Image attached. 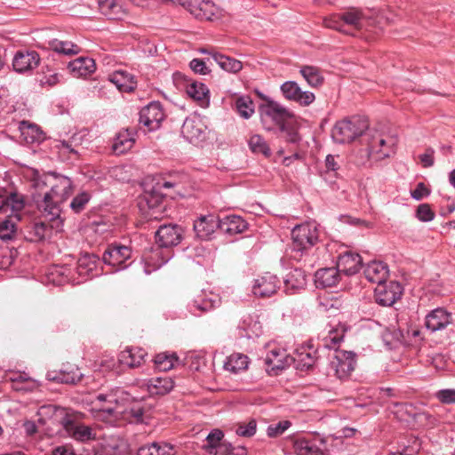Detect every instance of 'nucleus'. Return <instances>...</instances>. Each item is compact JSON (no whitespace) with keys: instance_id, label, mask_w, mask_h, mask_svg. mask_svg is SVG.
Listing matches in <instances>:
<instances>
[{"instance_id":"1","label":"nucleus","mask_w":455,"mask_h":455,"mask_svg":"<svg viewBox=\"0 0 455 455\" xmlns=\"http://www.w3.org/2000/svg\"><path fill=\"white\" fill-rule=\"evenodd\" d=\"M37 188L50 186L51 189L44 196L43 200L37 204L38 210L45 219L55 221L60 219V204L65 202L72 193L73 183L66 176L56 175L53 172L44 175L36 181Z\"/></svg>"},{"instance_id":"2","label":"nucleus","mask_w":455,"mask_h":455,"mask_svg":"<svg viewBox=\"0 0 455 455\" xmlns=\"http://www.w3.org/2000/svg\"><path fill=\"white\" fill-rule=\"evenodd\" d=\"M291 257L300 261L307 251L319 242V230L315 222L307 221L296 225L291 229Z\"/></svg>"},{"instance_id":"3","label":"nucleus","mask_w":455,"mask_h":455,"mask_svg":"<svg viewBox=\"0 0 455 455\" xmlns=\"http://www.w3.org/2000/svg\"><path fill=\"white\" fill-rule=\"evenodd\" d=\"M367 120L359 116H352L336 122L331 130V138L335 143L346 144L363 136L368 130Z\"/></svg>"},{"instance_id":"4","label":"nucleus","mask_w":455,"mask_h":455,"mask_svg":"<svg viewBox=\"0 0 455 455\" xmlns=\"http://www.w3.org/2000/svg\"><path fill=\"white\" fill-rule=\"evenodd\" d=\"M60 422L69 437L81 443H87L96 439L93 428L82 422L80 416L75 412H68L64 409L59 411Z\"/></svg>"},{"instance_id":"5","label":"nucleus","mask_w":455,"mask_h":455,"mask_svg":"<svg viewBox=\"0 0 455 455\" xmlns=\"http://www.w3.org/2000/svg\"><path fill=\"white\" fill-rule=\"evenodd\" d=\"M131 399V395L122 388L112 390L108 394H99L96 400L102 404L98 408V411L108 417L117 419L123 412V407Z\"/></svg>"},{"instance_id":"6","label":"nucleus","mask_w":455,"mask_h":455,"mask_svg":"<svg viewBox=\"0 0 455 455\" xmlns=\"http://www.w3.org/2000/svg\"><path fill=\"white\" fill-rule=\"evenodd\" d=\"M164 196L162 191L156 187L144 191L139 198L138 205L146 218L160 220L164 217L165 212Z\"/></svg>"},{"instance_id":"7","label":"nucleus","mask_w":455,"mask_h":455,"mask_svg":"<svg viewBox=\"0 0 455 455\" xmlns=\"http://www.w3.org/2000/svg\"><path fill=\"white\" fill-rule=\"evenodd\" d=\"M355 354L351 351H336L330 362L329 371L339 379H346L355 370Z\"/></svg>"},{"instance_id":"8","label":"nucleus","mask_w":455,"mask_h":455,"mask_svg":"<svg viewBox=\"0 0 455 455\" xmlns=\"http://www.w3.org/2000/svg\"><path fill=\"white\" fill-rule=\"evenodd\" d=\"M206 130L200 116H190L185 119L181 127V134L190 143H199L206 139Z\"/></svg>"},{"instance_id":"9","label":"nucleus","mask_w":455,"mask_h":455,"mask_svg":"<svg viewBox=\"0 0 455 455\" xmlns=\"http://www.w3.org/2000/svg\"><path fill=\"white\" fill-rule=\"evenodd\" d=\"M403 288L397 281H390L379 284L375 289V300L383 307H390L400 299Z\"/></svg>"},{"instance_id":"10","label":"nucleus","mask_w":455,"mask_h":455,"mask_svg":"<svg viewBox=\"0 0 455 455\" xmlns=\"http://www.w3.org/2000/svg\"><path fill=\"white\" fill-rule=\"evenodd\" d=\"M132 249L121 244H110L102 255L105 264L116 267V270L127 267L126 261L131 258Z\"/></svg>"},{"instance_id":"11","label":"nucleus","mask_w":455,"mask_h":455,"mask_svg":"<svg viewBox=\"0 0 455 455\" xmlns=\"http://www.w3.org/2000/svg\"><path fill=\"white\" fill-rule=\"evenodd\" d=\"M183 229L177 224L161 225L156 232V242L161 248H170L180 243Z\"/></svg>"},{"instance_id":"12","label":"nucleus","mask_w":455,"mask_h":455,"mask_svg":"<svg viewBox=\"0 0 455 455\" xmlns=\"http://www.w3.org/2000/svg\"><path fill=\"white\" fill-rule=\"evenodd\" d=\"M220 218L214 214L201 215L194 221L196 238L201 241L213 239L216 230L220 229Z\"/></svg>"},{"instance_id":"13","label":"nucleus","mask_w":455,"mask_h":455,"mask_svg":"<svg viewBox=\"0 0 455 455\" xmlns=\"http://www.w3.org/2000/svg\"><path fill=\"white\" fill-rule=\"evenodd\" d=\"M267 102L259 107L261 120L264 123L266 118L272 120L278 127L286 124L287 120L292 117V113L280 103L266 99Z\"/></svg>"},{"instance_id":"14","label":"nucleus","mask_w":455,"mask_h":455,"mask_svg":"<svg viewBox=\"0 0 455 455\" xmlns=\"http://www.w3.org/2000/svg\"><path fill=\"white\" fill-rule=\"evenodd\" d=\"M164 118V112L159 101H152L140 111V124L148 127V131L156 130Z\"/></svg>"},{"instance_id":"15","label":"nucleus","mask_w":455,"mask_h":455,"mask_svg":"<svg viewBox=\"0 0 455 455\" xmlns=\"http://www.w3.org/2000/svg\"><path fill=\"white\" fill-rule=\"evenodd\" d=\"M283 97L291 101H295L300 106H309L314 102L315 96L309 91H302L295 81H286L281 87Z\"/></svg>"},{"instance_id":"16","label":"nucleus","mask_w":455,"mask_h":455,"mask_svg":"<svg viewBox=\"0 0 455 455\" xmlns=\"http://www.w3.org/2000/svg\"><path fill=\"white\" fill-rule=\"evenodd\" d=\"M220 304V299L217 295L202 291L188 303V307L194 315H200L219 307Z\"/></svg>"},{"instance_id":"17","label":"nucleus","mask_w":455,"mask_h":455,"mask_svg":"<svg viewBox=\"0 0 455 455\" xmlns=\"http://www.w3.org/2000/svg\"><path fill=\"white\" fill-rule=\"evenodd\" d=\"M280 288L279 278L273 274L265 273L255 279L252 292L258 297H270Z\"/></svg>"},{"instance_id":"18","label":"nucleus","mask_w":455,"mask_h":455,"mask_svg":"<svg viewBox=\"0 0 455 455\" xmlns=\"http://www.w3.org/2000/svg\"><path fill=\"white\" fill-rule=\"evenodd\" d=\"M40 56L36 51H18L12 60L13 69L18 73H25L37 68Z\"/></svg>"},{"instance_id":"19","label":"nucleus","mask_w":455,"mask_h":455,"mask_svg":"<svg viewBox=\"0 0 455 455\" xmlns=\"http://www.w3.org/2000/svg\"><path fill=\"white\" fill-rule=\"evenodd\" d=\"M25 206L23 196L13 188L0 186V212H5L9 208L13 212L21 211Z\"/></svg>"},{"instance_id":"20","label":"nucleus","mask_w":455,"mask_h":455,"mask_svg":"<svg viewBox=\"0 0 455 455\" xmlns=\"http://www.w3.org/2000/svg\"><path fill=\"white\" fill-rule=\"evenodd\" d=\"M285 292L294 294L307 286V275L299 267H294L283 277Z\"/></svg>"},{"instance_id":"21","label":"nucleus","mask_w":455,"mask_h":455,"mask_svg":"<svg viewBox=\"0 0 455 455\" xmlns=\"http://www.w3.org/2000/svg\"><path fill=\"white\" fill-rule=\"evenodd\" d=\"M363 266V259L358 253L346 251L338 258L337 267L340 272L347 275H353L359 272Z\"/></svg>"},{"instance_id":"22","label":"nucleus","mask_w":455,"mask_h":455,"mask_svg":"<svg viewBox=\"0 0 455 455\" xmlns=\"http://www.w3.org/2000/svg\"><path fill=\"white\" fill-rule=\"evenodd\" d=\"M148 353L142 347H128L118 355L120 364L129 368H135L141 365Z\"/></svg>"},{"instance_id":"23","label":"nucleus","mask_w":455,"mask_h":455,"mask_svg":"<svg viewBox=\"0 0 455 455\" xmlns=\"http://www.w3.org/2000/svg\"><path fill=\"white\" fill-rule=\"evenodd\" d=\"M84 377L79 368L69 366L67 369H61L60 371H49L46 374L48 380L59 383L76 385Z\"/></svg>"},{"instance_id":"24","label":"nucleus","mask_w":455,"mask_h":455,"mask_svg":"<svg viewBox=\"0 0 455 455\" xmlns=\"http://www.w3.org/2000/svg\"><path fill=\"white\" fill-rule=\"evenodd\" d=\"M220 230L227 235L242 234L248 228V223L238 215H226L220 219Z\"/></svg>"},{"instance_id":"25","label":"nucleus","mask_w":455,"mask_h":455,"mask_svg":"<svg viewBox=\"0 0 455 455\" xmlns=\"http://www.w3.org/2000/svg\"><path fill=\"white\" fill-rule=\"evenodd\" d=\"M451 323V315L445 309L438 307L426 317V327L432 332L444 329Z\"/></svg>"},{"instance_id":"26","label":"nucleus","mask_w":455,"mask_h":455,"mask_svg":"<svg viewBox=\"0 0 455 455\" xmlns=\"http://www.w3.org/2000/svg\"><path fill=\"white\" fill-rule=\"evenodd\" d=\"M388 273L387 265L381 261H371L364 268L366 279L378 285L387 282Z\"/></svg>"},{"instance_id":"27","label":"nucleus","mask_w":455,"mask_h":455,"mask_svg":"<svg viewBox=\"0 0 455 455\" xmlns=\"http://www.w3.org/2000/svg\"><path fill=\"white\" fill-rule=\"evenodd\" d=\"M340 270L337 267H325L317 270L315 274L317 287L327 288L336 286L339 282Z\"/></svg>"},{"instance_id":"28","label":"nucleus","mask_w":455,"mask_h":455,"mask_svg":"<svg viewBox=\"0 0 455 455\" xmlns=\"http://www.w3.org/2000/svg\"><path fill=\"white\" fill-rule=\"evenodd\" d=\"M68 68L75 76H86L96 69L95 61L89 57H80L68 63Z\"/></svg>"},{"instance_id":"29","label":"nucleus","mask_w":455,"mask_h":455,"mask_svg":"<svg viewBox=\"0 0 455 455\" xmlns=\"http://www.w3.org/2000/svg\"><path fill=\"white\" fill-rule=\"evenodd\" d=\"M291 356L286 355L284 350L272 349L265 358V364L271 367L272 371L283 370L291 363Z\"/></svg>"},{"instance_id":"30","label":"nucleus","mask_w":455,"mask_h":455,"mask_svg":"<svg viewBox=\"0 0 455 455\" xmlns=\"http://www.w3.org/2000/svg\"><path fill=\"white\" fill-rule=\"evenodd\" d=\"M316 351H311V348L301 347L297 349L295 356L292 357L291 363L295 364V368L300 371H307L313 367L316 360Z\"/></svg>"},{"instance_id":"31","label":"nucleus","mask_w":455,"mask_h":455,"mask_svg":"<svg viewBox=\"0 0 455 455\" xmlns=\"http://www.w3.org/2000/svg\"><path fill=\"white\" fill-rule=\"evenodd\" d=\"M108 80L122 92H132L136 85L134 76L129 72L124 70H116L113 72L109 75Z\"/></svg>"},{"instance_id":"32","label":"nucleus","mask_w":455,"mask_h":455,"mask_svg":"<svg viewBox=\"0 0 455 455\" xmlns=\"http://www.w3.org/2000/svg\"><path fill=\"white\" fill-rule=\"evenodd\" d=\"M189 12L196 19L211 20L216 16L218 8L211 0H199L197 4L192 5Z\"/></svg>"},{"instance_id":"33","label":"nucleus","mask_w":455,"mask_h":455,"mask_svg":"<svg viewBox=\"0 0 455 455\" xmlns=\"http://www.w3.org/2000/svg\"><path fill=\"white\" fill-rule=\"evenodd\" d=\"M135 134L133 128H128L124 132H119L112 147L114 152L116 155H121L128 151L135 141Z\"/></svg>"},{"instance_id":"34","label":"nucleus","mask_w":455,"mask_h":455,"mask_svg":"<svg viewBox=\"0 0 455 455\" xmlns=\"http://www.w3.org/2000/svg\"><path fill=\"white\" fill-rule=\"evenodd\" d=\"M174 387V381L172 378L156 377L149 379L148 384L151 395H164L170 393Z\"/></svg>"},{"instance_id":"35","label":"nucleus","mask_w":455,"mask_h":455,"mask_svg":"<svg viewBox=\"0 0 455 455\" xmlns=\"http://www.w3.org/2000/svg\"><path fill=\"white\" fill-rule=\"evenodd\" d=\"M294 450L298 455H323L316 440L298 438L294 443Z\"/></svg>"},{"instance_id":"36","label":"nucleus","mask_w":455,"mask_h":455,"mask_svg":"<svg viewBox=\"0 0 455 455\" xmlns=\"http://www.w3.org/2000/svg\"><path fill=\"white\" fill-rule=\"evenodd\" d=\"M98 5L100 12L108 19L118 20L122 18L124 11L116 0H98Z\"/></svg>"},{"instance_id":"37","label":"nucleus","mask_w":455,"mask_h":455,"mask_svg":"<svg viewBox=\"0 0 455 455\" xmlns=\"http://www.w3.org/2000/svg\"><path fill=\"white\" fill-rule=\"evenodd\" d=\"M28 230L25 238L29 242H41L51 233L52 227L43 221L34 222Z\"/></svg>"},{"instance_id":"38","label":"nucleus","mask_w":455,"mask_h":455,"mask_svg":"<svg viewBox=\"0 0 455 455\" xmlns=\"http://www.w3.org/2000/svg\"><path fill=\"white\" fill-rule=\"evenodd\" d=\"M96 268V258L94 255L84 254L80 257L76 264V273L83 278L93 276Z\"/></svg>"},{"instance_id":"39","label":"nucleus","mask_w":455,"mask_h":455,"mask_svg":"<svg viewBox=\"0 0 455 455\" xmlns=\"http://www.w3.org/2000/svg\"><path fill=\"white\" fill-rule=\"evenodd\" d=\"M248 363L249 360L247 355L243 354H232L224 363V368L232 373H238L247 369Z\"/></svg>"},{"instance_id":"40","label":"nucleus","mask_w":455,"mask_h":455,"mask_svg":"<svg viewBox=\"0 0 455 455\" xmlns=\"http://www.w3.org/2000/svg\"><path fill=\"white\" fill-rule=\"evenodd\" d=\"M49 47L58 54L72 56L79 53L80 47L70 42L52 39L49 41Z\"/></svg>"},{"instance_id":"41","label":"nucleus","mask_w":455,"mask_h":455,"mask_svg":"<svg viewBox=\"0 0 455 455\" xmlns=\"http://www.w3.org/2000/svg\"><path fill=\"white\" fill-rule=\"evenodd\" d=\"M212 60L227 72L237 73L243 68V64L240 60L221 53H213Z\"/></svg>"},{"instance_id":"42","label":"nucleus","mask_w":455,"mask_h":455,"mask_svg":"<svg viewBox=\"0 0 455 455\" xmlns=\"http://www.w3.org/2000/svg\"><path fill=\"white\" fill-rule=\"evenodd\" d=\"M186 92L196 101L208 102L209 90L204 84L199 82H191L187 84Z\"/></svg>"},{"instance_id":"43","label":"nucleus","mask_w":455,"mask_h":455,"mask_svg":"<svg viewBox=\"0 0 455 455\" xmlns=\"http://www.w3.org/2000/svg\"><path fill=\"white\" fill-rule=\"evenodd\" d=\"M299 73L311 87H318L323 83V76L320 69L315 66H303Z\"/></svg>"},{"instance_id":"44","label":"nucleus","mask_w":455,"mask_h":455,"mask_svg":"<svg viewBox=\"0 0 455 455\" xmlns=\"http://www.w3.org/2000/svg\"><path fill=\"white\" fill-rule=\"evenodd\" d=\"M235 109L239 116L249 119L254 114V103L250 96H239L235 100Z\"/></svg>"},{"instance_id":"45","label":"nucleus","mask_w":455,"mask_h":455,"mask_svg":"<svg viewBox=\"0 0 455 455\" xmlns=\"http://www.w3.org/2000/svg\"><path fill=\"white\" fill-rule=\"evenodd\" d=\"M343 26L349 25L355 29H361L363 28V15L361 11L351 8L342 13H340Z\"/></svg>"},{"instance_id":"46","label":"nucleus","mask_w":455,"mask_h":455,"mask_svg":"<svg viewBox=\"0 0 455 455\" xmlns=\"http://www.w3.org/2000/svg\"><path fill=\"white\" fill-rule=\"evenodd\" d=\"M149 411L150 405L146 402L134 403L127 411L128 419L132 423H143L144 416L149 412Z\"/></svg>"},{"instance_id":"47","label":"nucleus","mask_w":455,"mask_h":455,"mask_svg":"<svg viewBox=\"0 0 455 455\" xmlns=\"http://www.w3.org/2000/svg\"><path fill=\"white\" fill-rule=\"evenodd\" d=\"M177 361L178 356L174 353H160L154 358L155 366L160 371H167L172 370Z\"/></svg>"},{"instance_id":"48","label":"nucleus","mask_w":455,"mask_h":455,"mask_svg":"<svg viewBox=\"0 0 455 455\" xmlns=\"http://www.w3.org/2000/svg\"><path fill=\"white\" fill-rule=\"evenodd\" d=\"M17 235V224L10 218H5L0 221V240L3 242H11Z\"/></svg>"},{"instance_id":"49","label":"nucleus","mask_w":455,"mask_h":455,"mask_svg":"<svg viewBox=\"0 0 455 455\" xmlns=\"http://www.w3.org/2000/svg\"><path fill=\"white\" fill-rule=\"evenodd\" d=\"M249 147L254 153L262 154L265 156H269L271 155V150L267 143L259 134H254L250 138Z\"/></svg>"},{"instance_id":"50","label":"nucleus","mask_w":455,"mask_h":455,"mask_svg":"<svg viewBox=\"0 0 455 455\" xmlns=\"http://www.w3.org/2000/svg\"><path fill=\"white\" fill-rule=\"evenodd\" d=\"M20 130L22 134H28L31 136V142L41 141L44 139V134L41 128L38 125L30 124L28 121H22L20 123Z\"/></svg>"},{"instance_id":"51","label":"nucleus","mask_w":455,"mask_h":455,"mask_svg":"<svg viewBox=\"0 0 455 455\" xmlns=\"http://www.w3.org/2000/svg\"><path fill=\"white\" fill-rule=\"evenodd\" d=\"M279 136L284 139L287 142L296 144L300 140V136L297 129L291 124H283L278 127Z\"/></svg>"},{"instance_id":"52","label":"nucleus","mask_w":455,"mask_h":455,"mask_svg":"<svg viewBox=\"0 0 455 455\" xmlns=\"http://www.w3.org/2000/svg\"><path fill=\"white\" fill-rule=\"evenodd\" d=\"M395 406L397 408L395 413L402 420L409 421L410 419H415L417 412L413 404L408 403H395Z\"/></svg>"},{"instance_id":"53","label":"nucleus","mask_w":455,"mask_h":455,"mask_svg":"<svg viewBox=\"0 0 455 455\" xmlns=\"http://www.w3.org/2000/svg\"><path fill=\"white\" fill-rule=\"evenodd\" d=\"M224 434L220 429H213L206 437V443L204 444V449L208 452L213 453V450L222 443Z\"/></svg>"},{"instance_id":"54","label":"nucleus","mask_w":455,"mask_h":455,"mask_svg":"<svg viewBox=\"0 0 455 455\" xmlns=\"http://www.w3.org/2000/svg\"><path fill=\"white\" fill-rule=\"evenodd\" d=\"M403 339V331L399 329H387L382 333V339L385 344L390 347L395 346L396 343H401Z\"/></svg>"},{"instance_id":"55","label":"nucleus","mask_w":455,"mask_h":455,"mask_svg":"<svg viewBox=\"0 0 455 455\" xmlns=\"http://www.w3.org/2000/svg\"><path fill=\"white\" fill-rule=\"evenodd\" d=\"M90 198L91 196L87 192H82L72 199L70 203V208L74 212L79 213L84 209L85 205L89 203Z\"/></svg>"},{"instance_id":"56","label":"nucleus","mask_w":455,"mask_h":455,"mask_svg":"<svg viewBox=\"0 0 455 455\" xmlns=\"http://www.w3.org/2000/svg\"><path fill=\"white\" fill-rule=\"evenodd\" d=\"M257 429V422L251 419L248 423L239 424L235 429V434L243 437H251L255 435Z\"/></svg>"},{"instance_id":"57","label":"nucleus","mask_w":455,"mask_h":455,"mask_svg":"<svg viewBox=\"0 0 455 455\" xmlns=\"http://www.w3.org/2000/svg\"><path fill=\"white\" fill-rule=\"evenodd\" d=\"M323 25L328 28L349 34V32L344 28L340 13L332 14L330 17L325 18L323 20Z\"/></svg>"},{"instance_id":"58","label":"nucleus","mask_w":455,"mask_h":455,"mask_svg":"<svg viewBox=\"0 0 455 455\" xmlns=\"http://www.w3.org/2000/svg\"><path fill=\"white\" fill-rule=\"evenodd\" d=\"M416 217L422 222H429L434 220L435 212L428 204H421L416 210Z\"/></svg>"},{"instance_id":"59","label":"nucleus","mask_w":455,"mask_h":455,"mask_svg":"<svg viewBox=\"0 0 455 455\" xmlns=\"http://www.w3.org/2000/svg\"><path fill=\"white\" fill-rule=\"evenodd\" d=\"M289 420H283L276 424H272L267 427V435L269 437H276L284 433L291 427Z\"/></svg>"},{"instance_id":"60","label":"nucleus","mask_w":455,"mask_h":455,"mask_svg":"<svg viewBox=\"0 0 455 455\" xmlns=\"http://www.w3.org/2000/svg\"><path fill=\"white\" fill-rule=\"evenodd\" d=\"M435 397L444 404L455 403V389L446 388L436 392Z\"/></svg>"},{"instance_id":"61","label":"nucleus","mask_w":455,"mask_h":455,"mask_svg":"<svg viewBox=\"0 0 455 455\" xmlns=\"http://www.w3.org/2000/svg\"><path fill=\"white\" fill-rule=\"evenodd\" d=\"M340 156L339 155H327L325 157V167L327 172H334V176L338 177V170L340 168L339 160Z\"/></svg>"},{"instance_id":"62","label":"nucleus","mask_w":455,"mask_h":455,"mask_svg":"<svg viewBox=\"0 0 455 455\" xmlns=\"http://www.w3.org/2000/svg\"><path fill=\"white\" fill-rule=\"evenodd\" d=\"M375 150V145L373 143H369L368 147L365 148H361L357 152V156L359 159L355 161L357 165H364L370 159L371 153Z\"/></svg>"},{"instance_id":"63","label":"nucleus","mask_w":455,"mask_h":455,"mask_svg":"<svg viewBox=\"0 0 455 455\" xmlns=\"http://www.w3.org/2000/svg\"><path fill=\"white\" fill-rule=\"evenodd\" d=\"M430 193V189L423 182H419L417 184L416 188L411 191V196L416 201H420L424 197L428 196Z\"/></svg>"},{"instance_id":"64","label":"nucleus","mask_w":455,"mask_h":455,"mask_svg":"<svg viewBox=\"0 0 455 455\" xmlns=\"http://www.w3.org/2000/svg\"><path fill=\"white\" fill-rule=\"evenodd\" d=\"M155 455H175L174 447L169 443L156 442Z\"/></svg>"}]
</instances>
